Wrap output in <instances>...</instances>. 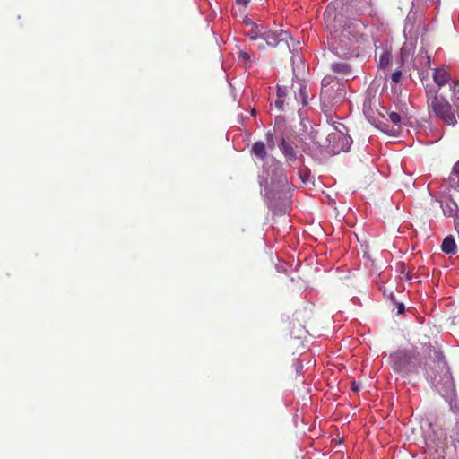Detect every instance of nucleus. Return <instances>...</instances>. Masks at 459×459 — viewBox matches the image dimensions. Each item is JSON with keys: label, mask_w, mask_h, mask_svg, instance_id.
Here are the masks:
<instances>
[{"label": "nucleus", "mask_w": 459, "mask_h": 459, "mask_svg": "<svg viewBox=\"0 0 459 459\" xmlns=\"http://www.w3.org/2000/svg\"><path fill=\"white\" fill-rule=\"evenodd\" d=\"M328 137H329L330 142L337 141L338 143H341L340 146L338 144L333 146L334 152H339L340 151H343V152L350 151V147L352 143V139L350 136L345 135L342 132H339V133L330 134Z\"/></svg>", "instance_id": "nucleus-7"}, {"label": "nucleus", "mask_w": 459, "mask_h": 459, "mask_svg": "<svg viewBox=\"0 0 459 459\" xmlns=\"http://www.w3.org/2000/svg\"><path fill=\"white\" fill-rule=\"evenodd\" d=\"M427 64H428L429 65H430V59H429V56L427 57Z\"/></svg>", "instance_id": "nucleus-26"}, {"label": "nucleus", "mask_w": 459, "mask_h": 459, "mask_svg": "<svg viewBox=\"0 0 459 459\" xmlns=\"http://www.w3.org/2000/svg\"><path fill=\"white\" fill-rule=\"evenodd\" d=\"M447 183L451 187L459 189V160L455 162L450 173Z\"/></svg>", "instance_id": "nucleus-15"}, {"label": "nucleus", "mask_w": 459, "mask_h": 459, "mask_svg": "<svg viewBox=\"0 0 459 459\" xmlns=\"http://www.w3.org/2000/svg\"><path fill=\"white\" fill-rule=\"evenodd\" d=\"M402 77V72L400 70L394 71L391 75V80L394 83H398Z\"/></svg>", "instance_id": "nucleus-18"}, {"label": "nucleus", "mask_w": 459, "mask_h": 459, "mask_svg": "<svg viewBox=\"0 0 459 459\" xmlns=\"http://www.w3.org/2000/svg\"><path fill=\"white\" fill-rule=\"evenodd\" d=\"M279 148L286 159L289 165L295 163L298 160V155L295 148L287 140L282 137L279 144Z\"/></svg>", "instance_id": "nucleus-8"}, {"label": "nucleus", "mask_w": 459, "mask_h": 459, "mask_svg": "<svg viewBox=\"0 0 459 459\" xmlns=\"http://www.w3.org/2000/svg\"><path fill=\"white\" fill-rule=\"evenodd\" d=\"M290 94H291V91L289 90L287 87L278 86L277 98L274 100V105L279 110L283 109L285 102L287 103V105L293 104L290 97Z\"/></svg>", "instance_id": "nucleus-9"}, {"label": "nucleus", "mask_w": 459, "mask_h": 459, "mask_svg": "<svg viewBox=\"0 0 459 459\" xmlns=\"http://www.w3.org/2000/svg\"><path fill=\"white\" fill-rule=\"evenodd\" d=\"M390 365L394 371L408 376L417 372L420 361L413 351L398 350L390 355Z\"/></svg>", "instance_id": "nucleus-5"}, {"label": "nucleus", "mask_w": 459, "mask_h": 459, "mask_svg": "<svg viewBox=\"0 0 459 459\" xmlns=\"http://www.w3.org/2000/svg\"><path fill=\"white\" fill-rule=\"evenodd\" d=\"M427 377L431 379H434L436 377V376H434L430 371H427Z\"/></svg>", "instance_id": "nucleus-24"}, {"label": "nucleus", "mask_w": 459, "mask_h": 459, "mask_svg": "<svg viewBox=\"0 0 459 459\" xmlns=\"http://www.w3.org/2000/svg\"><path fill=\"white\" fill-rule=\"evenodd\" d=\"M330 44L333 52L341 58L359 56V50L367 42V37L361 32L365 26L361 22L345 20L342 15H336L328 22Z\"/></svg>", "instance_id": "nucleus-1"}, {"label": "nucleus", "mask_w": 459, "mask_h": 459, "mask_svg": "<svg viewBox=\"0 0 459 459\" xmlns=\"http://www.w3.org/2000/svg\"><path fill=\"white\" fill-rule=\"evenodd\" d=\"M290 91L295 102L301 103L302 107H306L308 104L307 85L302 81L298 80L293 82Z\"/></svg>", "instance_id": "nucleus-6"}, {"label": "nucleus", "mask_w": 459, "mask_h": 459, "mask_svg": "<svg viewBox=\"0 0 459 459\" xmlns=\"http://www.w3.org/2000/svg\"><path fill=\"white\" fill-rule=\"evenodd\" d=\"M249 3L250 0H236V4L243 9H246Z\"/></svg>", "instance_id": "nucleus-21"}, {"label": "nucleus", "mask_w": 459, "mask_h": 459, "mask_svg": "<svg viewBox=\"0 0 459 459\" xmlns=\"http://www.w3.org/2000/svg\"><path fill=\"white\" fill-rule=\"evenodd\" d=\"M440 205L444 215L446 217H455L459 212L456 202L451 196L443 199L440 202Z\"/></svg>", "instance_id": "nucleus-10"}, {"label": "nucleus", "mask_w": 459, "mask_h": 459, "mask_svg": "<svg viewBox=\"0 0 459 459\" xmlns=\"http://www.w3.org/2000/svg\"><path fill=\"white\" fill-rule=\"evenodd\" d=\"M352 390L353 391H357L358 390V386L356 385L355 383L352 384Z\"/></svg>", "instance_id": "nucleus-25"}, {"label": "nucleus", "mask_w": 459, "mask_h": 459, "mask_svg": "<svg viewBox=\"0 0 459 459\" xmlns=\"http://www.w3.org/2000/svg\"><path fill=\"white\" fill-rule=\"evenodd\" d=\"M251 152L260 160L264 161L267 157V152L265 144L259 141L255 142L251 149Z\"/></svg>", "instance_id": "nucleus-14"}, {"label": "nucleus", "mask_w": 459, "mask_h": 459, "mask_svg": "<svg viewBox=\"0 0 459 459\" xmlns=\"http://www.w3.org/2000/svg\"><path fill=\"white\" fill-rule=\"evenodd\" d=\"M441 249L447 255H455L456 253L457 246L453 236H446L444 238L441 245Z\"/></svg>", "instance_id": "nucleus-12"}, {"label": "nucleus", "mask_w": 459, "mask_h": 459, "mask_svg": "<svg viewBox=\"0 0 459 459\" xmlns=\"http://www.w3.org/2000/svg\"><path fill=\"white\" fill-rule=\"evenodd\" d=\"M238 58L242 62L247 63V62L250 61L251 56H250V54H248L247 52L240 51Z\"/></svg>", "instance_id": "nucleus-19"}, {"label": "nucleus", "mask_w": 459, "mask_h": 459, "mask_svg": "<svg viewBox=\"0 0 459 459\" xmlns=\"http://www.w3.org/2000/svg\"><path fill=\"white\" fill-rule=\"evenodd\" d=\"M320 100L325 113L344 101L346 83L333 75H325L322 80Z\"/></svg>", "instance_id": "nucleus-3"}, {"label": "nucleus", "mask_w": 459, "mask_h": 459, "mask_svg": "<svg viewBox=\"0 0 459 459\" xmlns=\"http://www.w3.org/2000/svg\"><path fill=\"white\" fill-rule=\"evenodd\" d=\"M404 311V306L403 304H400L398 307V312L403 313Z\"/></svg>", "instance_id": "nucleus-23"}, {"label": "nucleus", "mask_w": 459, "mask_h": 459, "mask_svg": "<svg viewBox=\"0 0 459 459\" xmlns=\"http://www.w3.org/2000/svg\"><path fill=\"white\" fill-rule=\"evenodd\" d=\"M433 80L439 87L446 85L450 80V74L445 68H436L433 73Z\"/></svg>", "instance_id": "nucleus-11"}, {"label": "nucleus", "mask_w": 459, "mask_h": 459, "mask_svg": "<svg viewBox=\"0 0 459 459\" xmlns=\"http://www.w3.org/2000/svg\"><path fill=\"white\" fill-rule=\"evenodd\" d=\"M391 55L387 52H384L381 54L379 57V65L381 67H385L390 63Z\"/></svg>", "instance_id": "nucleus-17"}, {"label": "nucleus", "mask_w": 459, "mask_h": 459, "mask_svg": "<svg viewBox=\"0 0 459 459\" xmlns=\"http://www.w3.org/2000/svg\"><path fill=\"white\" fill-rule=\"evenodd\" d=\"M331 69L336 74L346 76L351 75L352 71L351 66L346 62H333L331 65Z\"/></svg>", "instance_id": "nucleus-13"}, {"label": "nucleus", "mask_w": 459, "mask_h": 459, "mask_svg": "<svg viewBox=\"0 0 459 459\" xmlns=\"http://www.w3.org/2000/svg\"><path fill=\"white\" fill-rule=\"evenodd\" d=\"M454 218L455 227H459V214L457 213V215H455Z\"/></svg>", "instance_id": "nucleus-22"}, {"label": "nucleus", "mask_w": 459, "mask_h": 459, "mask_svg": "<svg viewBox=\"0 0 459 459\" xmlns=\"http://www.w3.org/2000/svg\"><path fill=\"white\" fill-rule=\"evenodd\" d=\"M265 138L269 148L273 149L274 147L273 134L271 132H268L265 134Z\"/></svg>", "instance_id": "nucleus-20"}, {"label": "nucleus", "mask_w": 459, "mask_h": 459, "mask_svg": "<svg viewBox=\"0 0 459 459\" xmlns=\"http://www.w3.org/2000/svg\"><path fill=\"white\" fill-rule=\"evenodd\" d=\"M387 115H388V118L389 120L394 125V126H397L398 127L401 126V123H402V115L395 112V111H388L387 112Z\"/></svg>", "instance_id": "nucleus-16"}, {"label": "nucleus", "mask_w": 459, "mask_h": 459, "mask_svg": "<svg viewBox=\"0 0 459 459\" xmlns=\"http://www.w3.org/2000/svg\"><path fill=\"white\" fill-rule=\"evenodd\" d=\"M244 22L249 27L246 35L258 49L264 50L267 48H275L281 44L289 47L288 39L290 35L288 31L282 30H273L263 24L253 22L248 18H246Z\"/></svg>", "instance_id": "nucleus-2"}, {"label": "nucleus", "mask_w": 459, "mask_h": 459, "mask_svg": "<svg viewBox=\"0 0 459 459\" xmlns=\"http://www.w3.org/2000/svg\"><path fill=\"white\" fill-rule=\"evenodd\" d=\"M425 92L429 109L432 110L435 116L440 118L445 124L453 126H455L457 124L455 111L447 100L438 94V89L427 85L425 87Z\"/></svg>", "instance_id": "nucleus-4"}]
</instances>
